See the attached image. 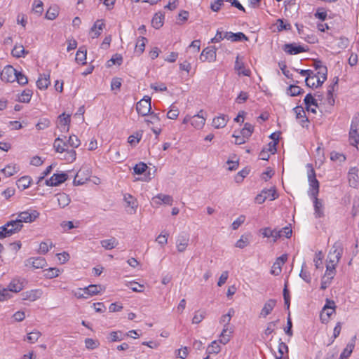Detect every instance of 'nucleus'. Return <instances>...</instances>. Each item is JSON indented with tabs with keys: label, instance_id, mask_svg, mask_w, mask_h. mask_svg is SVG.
<instances>
[{
	"label": "nucleus",
	"instance_id": "bf43d9fd",
	"mask_svg": "<svg viewBox=\"0 0 359 359\" xmlns=\"http://www.w3.org/2000/svg\"><path fill=\"white\" fill-rule=\"evenodd\" d=\"M179 114H180L179 109L174 104H172L170 107V109L167 113V118L169 119L175 120L178 117Z\"/></svg>",
	"mask_w": 359,
	"mask_h": 359
},
{
	"label": "nucleus",
	"instance_id": "7c9ffc66",
	"mask_svg": "<svg viewBox=\"0 0 359 359\" xmlns=\"http://www.w3.org/2000/svg\"><path fill=\"white\" fill-rule=\"evenodd\" d=\"M235 69L238 72L239 75H243L245 76H250L251 71L248 68H245L243 62L240 61L239 57L238 56L235 62Z\"/></svg>",
	"mask_w": 359,
	"mask_h": 359
},
{
	"label": "nucleus",
	"instance_id": "f704fd0d",
	"mask_svg": "<svg viewBox=\"0 0 359 359\" xmlns=\"http://www.w3.org/2000/svg\"><path fill=\"white\" fill-rule=\"evenodd\" d=\"M314 198V215L316 217L320 218L324 216L323 212V205L322 202L318 198V196H313Z\"/></svg>",
	"mask_w": 359,
	"mask_h": 359
},
{
	"label": "nucleus",
	"instance_id": "412c9836",
	"mask_svg": "<svg viewBox=\"0 0 359 359\" xmlns=\"http://www.w3.org/2000/svg\"><path fill=\"white\" fill-rule=\"evenodd\" d=\"M294 113L295 114L296 118L299 120L300 124L304 127L307 126L309 123V119L306 116V112L302 106H297L293 109Z\"/></svg>",
	"mask_w": 359,
	"mask_h": 359
},
{
	"label": "nucleus",
	"instance_id": "f3484780",
	"mask_svg": "<svg viewBox=\"0 0 359 359\" xmlns=\"http://www.w3.org/2000/svg\"><path fill=\"white\" fill-rule=\"evenodd\" d=\"M67 180V175L66 173H55L49 180H46V185L56 187L65 182Z\"/></svg>",
	"mask_w": 359,
	"mask_h": 359
},
{
	"label": "nucleus",
	"instance_id": "a19ab883",
	"mask_svg": "<svg viewBox=\"0 0 359 359\" xmlns=\"http://www.w3.org/2000/svg\"><path fill=\"white\" fill-rule=\"evenodd\" d=\"M87 59V50L86 49L81 47L76 52V61L81 65L86 64Z\"/></svg>",
	"mask_w": 359,
	"mask_h": 359
},
{
	"label": "nucleus",
	"instance_id": "4d7b16f0",
	"mask_svg": "<svg viewBox=\"0 0 359 359\" xmlns=\"http://www.w3.org/2000/svg\"><path fill=\"white\" fill-rule=\"evenodd\" d=\"M220 350V346L219 345L217 341L215 340L212 341L211 344L208 346L207 352L208 354H217L219 353Z\"/></svg>",
	"mask_w": 359,
	"mask_h": 359
},
{
	"label": "nucleus",
	"instance_id": "5fc2aeb1",
	"mask_svg": "<svg viewBox=\"0 0 359 359\" xmlns=\"http://www.w3.org/2000/svg\"><path fill=\"white\" fill-rule=\"evenodd\" d=\"M264 195L266 196V199H269L270 201H273L278 197V194L276 192L275 187H271L269 189H263Z\"/></svg>",
	"mask_w": 359,
	"mask_h": 359
},
{
	"label": "nucleus",
	"instance_id": "e2e57ef3",
	"mask_svg": "<svg viewBox=\"0 0 359 359\" xmlns=\"http://www.w3.org/2000/svg\"><path fill=\"white\" fill-rule=\"evenodd\" d=\"M32 11L41 15L43 11V4L41 0H34L32 4Z\"/></svg>",
	"mask_w": 359,
	"mask_h": 359
},
{
	"label": "nucleus",
	"instance_id": "dca6fc26",
	"mask_svg": "<svg viewBox=\"0 0 359 359\" xmlns=\"http://www.w3.org/2000/svg\"><path fill=\"white\" fill-rule=\"evenodd\" d=\"M287 259V255H283L278 257L273 264L271 269V273L273 276H278L281 273L282 266L286 262Z\"/></svg>",
	"mask_w": 359,
	"mask_h": 359
},
{
	"label": "nucleus",
	"instance_id": "4468645a",
	"mask_svg": "<svg viewBox=\"0 0 359 359\" xmlns=\"http://www.w3.org/2000/svg\"><path fill=\"white\" fill-rule=\"evenodd\" d=\"M104 28L105 23L104 20H97L90 28L89 36L92 39L98 38Z\"/></svg>",
	"mask_w": 359,
	"mask_h": 359
},
{
	"label": "nucleus",
	"instance_id": "774afa93",
	"mask_svg": "<svg viewBox=\"0 0 359 359\" xmlns=\"http://www.w3.org/2000/svg\"><path fill=\"white\" fill-rule=\"evenodd\" d=\"M189 352L187 346H183L175 351V355L178 358L185 359L188 356Z\"/></svg>",
	"mask_w": 359,
	"mask_h": 359
},
{
	"label": "nucleus",
	"instance_id": "c85d7f7f",
	"mask_svg": "<svg viewBox=\"0 0 359 359\" xmlns=\"http://www.w3.org/2000/svg\"><path fill=\"white\" fill-rule=\"evenodd\" d=\"M233 330L231 327H223V330L219 335V341L225 345L231 339L232 337Z\"/></svg>",
	"mask_w": 359,
	"mask_h": 359
},
{
	"label": "nucleus",
	"instance_id": "5701e85b",
	"mask_svg": "<svg viewBox=\"0 0 359 359\" xmlns=\"http://www.w3.org/2000/svg\"><path fill=\"white\" fill-rule=\"evenodd\" d=\"M304 101L306 110L316 114L318 108V104L316 100L313 97V95L310 93L307 94L305 96Z\"/></svg>",
	"mask_w": 359,
	"mask_h": 359
},
{
	"label": "nucleus",
	"instance_id": "c756f323",
	"mask_svg": "<svg viewBox=\"0 0 359 359\" xmlns=\"http://www.w3.org/2000/svg\"><path fill=\"white\" fill-rule=\"evenodd\" d=\"M27 264L34 269H43L46 265V261L43 257H31L27 260Z\"/></svg>",
	"mask_w": 359,
	"mask_h": 359
},
{
	"label": "nucleus",
	"instance_id": "49530a36",
	"mask_svg": "<svg viewBox=\"0 0 359 359\" xmlns=\"http://www.w3.org/2000/svg\"><path fill=\"white\" fill-rule=\"evenodd\" d=\"M355 347L354 342H351L347 344L345 348L343 350L340 355V359H348V358L351 355Z\"/></svg>",
	"mask_w": 359,
	"mask_h": 359
},
{
	"label": "nucleus",
	"instance_id": "9d476101",
	"mask_svg": "<svg viewBox=\"0 0 359 359\" xmlns=\"http://www.w3.org/2000/svg\"><path fill=\"white\" fill-rule=\"evenodd\" d=\"M332 253L330 252V255L328 256L329 261L326 265V271L323 277L332 280L336 273L335 266L337 262H339L340 257L339 256V254L338 253L335 256L334 259H332L330 257Z\"/></svg>",
	"mask_w": 359,
	"mask_h": 359
},
{
	"label": "nucleus",
	"instance_id": "423d86ee",
	"mask_svg": "<svg viewBox=\"0 0 359 359\" xmlns=\"http://www.w3.org/2000/svg\"><path fill=\"white\" fill-rule=\"evenodd\" d=\"M348 141L354 147L359 144V116H354L351 121Z\"/></svg>",
	"mask_w": 359,
	"mask_h": 359
},
{
	"label": "nucleus",
	"instance_id": "37998d69",
	"mask_svg": "<svg viewBox=\"0 0 359 359\" xmlns=\"http://www.w3.org/2000/svg\"><path fill=\"white\" fill-rule=\"evenodd\" d=\"M32 180L29 176H23L20 177L17 182V186L20 189H25L31 185Z\"/></svg>",
	"mask_w": 359,
	"mask_h": 359
},
{
	"label": "nucleus",
	"instance_id": "ea45409f",
	"mask_svg": "<svg viewBox=\"0 0 359 359\" xmlns=\"http://www.w3.org/2000/svg\"><path fill=\"white\" fill-rule=\"evenodd\" d=\"M60 8L57 5H53L49 7L46 13V18L48 20H55L59 15Z\"/></svg>",
	"mask_w": 359,
	"mask_h": 359
},
{
	"label": "nucleus",
	"instance_id": "864d4df0",
	"mask_svg": "<svg viewBox=\"0 0 359 359\" xmlns=\"http://www.w3.org/2000/svg\"><path fill=\"white\" fill-rule=\"evenodd\" d=\"M53 247V244L51 241H45L41 242L39 245V248L38 250V252L39 254H46L50 249H51Z\"/></svg>",
	"mask_w": 359,
	"mask_h": 359
},
{
	"label": "nucleus",
	"instance_id": "58836bf2",
	"mask_svg": "<svg viewBox=\"0 0 359 359\" xmlns=\"http://www.w3.org/2000/svg\"><path fill=\"white\" fill-rule=\"evenodd\" d=\"M164 23V15L161 13H156L151 20V25L155 29L161 28Z\"/></svg>",
	"mask_w": 359,
	"mask_h": 359
},
{
	"label": "nucleus",
	"instance_id": "13d9d810",
	"mask_svg": "<svg viewBox=\"0 0 359 359\" xmlns=\"http://www.w3.org/2000/svg\"><path fill=\"white\" fill-rule=\"evenodd\" d=\"M50 126V121L47 118H40L36 124V128L38 130H45Z\"/></svg>",
	"mask_w": 359,
	"mask_h": 359
},
{
	"label": "nucleus",
	"instance_id": "8fccbe9b",
	"mask_svg": "<svg viewBox=\"0 0 359 359\" xmlns=\"http://www.w3.org/2000/svg\"><path fill=\"white\" fill-rule=\"evenodd\" d=\"M303 93V89L296 85H290L287 89V94L292 97L297 96Z\"/></svg>",
	"mask_w": 359,
	"mask_h": 359
},
{
	"label": "nucleus",
	"instance_id": "a878e982",
	"mask_svg": "<svg viewBox=\"0 0 359 359\" xmlns=\"http://www.w3.org/2000/svg\"><path fill=\"white\" fill-rule=\"evenodd\" d=\"M263 237L264 238H272L273 242H276L277 240L280 238V232H278L277 229H271L269 227H265L260 230Z\"/></svg>",
	"mask_w": 359,
	"mask_h": 359
},
{
	"label": "nucleus",
	"instance_id": "aec40b11",
	"mask_svg": "<svg viewBox=\"0 0 359 359\" xmlns=\"http://www.w3.org/2000/svg\"><path fill=\"white\" fill-rule=\"evenodd\" d=\"M24 287L25 283L23 280L14 278L9 283L6 289L8 290L9 293H18L23 290Z\"/></svg>",
	"mask_w": 359,
	"mask_h": 359
},
{
	"label": "nucleus",
	"instance_id": "680f3d73",
	"mask_svg": "<svg viewBox=\"0 0 359 359\" xmlns=\"http://www.w3.org/2000/svg\"><path fill=\"white\" fill-rule=\"evenodd\" d=\"M41 333L38 330H34L27 334V340L31 344L35 343L41 337Z\"/></svg>",
	"mask_w": 359,
	"mask_h": 359
},
{
	"label": "nucleus",
	"instance_id": "338daca9",
	"mask_svg": "<svg viewBox=\"0 0 359 359\" xmlns=\"http://www.w3.org/2000/svg\"><path fill=\"white\" fill-rule=\"evenodd\" d=\"M249 244V240L247 236L242 235L240 239L236 242L235 246L238 248L243 249Z\"/></svg>",
	"mask_w": 359,
	"mask_h": 359
},
{
	"label": "nucleus",
	"instance_id": "393cba45",
	"mask_svg": "<svg viewBox=\"0 0 359 359\" xmlns=\"http://www.w3.org/2000/svg\"><path fill=\"white\" fill-rule=\"evenodd\" d=\"M50 85V74H40L37 81L36 86L40 90H46Z\"/></svg>",
	"mask_w": 359,
	"mask_h": 359
},
{
	"label": "nucleus",
	"instance_id": "20e7f679",
	"mask_svg": "<svg viewBox=\"0 0 359 359\" xmlns=\"http://www.w3.org/2000/svg\"><path fill=\"white\" fill-rule=\"evenodd\" d=\"M206 121L205 117L203 116V111L201 110L198 114L191 116V115H186L182 121L183 124H187L188 123H190L191 126L196 129V130H201L205 126Z\"/></svg>",
	"mask_w": 359,
	"mask_h": 359
},
{
	"label": "nucleus",
	"instance_id": "b1692460",
	"mask_svg": "<svg viewBox=\"0 0 359 359\" xmlns=\"http://www.w3.org/2000/svg\"><path fill=\"white\" fill-rule=\"evenodd\" d=\"M276 305V301L275 299H269L267 300L263 308L261 310L260 312V317L266 318L268 315H269L272 311L273 310L274 307Z\"/></svg>",
	"mask_w": 359,
	"mask_h": 359
},
{
	"label": "nucleus",
	"instance_id": "f257e3e1",
	"mask_svg": "<svg viewBox=\"0 0 359 359\" xmlns=\"http://www.w3.org/2000/svg\"><path fill=\"white\" fill-rule=\"evenodd\" d=\"M81 144L79 137L74 135L69 137L67 141L62 137H57L53 142L55 151L61 155L60 159L64 160L67 163H72L76 159V148Z\"/></svg>",
	"mask_w": 359,
	"mask_h": 359
},
{
	"label": "nucleus",
	"instance_id": "cd10ccee",
	"mask_svg": "<svg viewBox=\"0 0 359 359\" xmlns=\"http://www.w3.org/2000/svg\"><path fill=\"white\" fill-rule=\"evenodd\" d=\"M358 170L356 168H351L348 172V180L349 185L356 187L358 184Z\"/></svg>",
	"mask_w": 359,
	"mask_h": 359
},
{
	"label": "nucleus",
	"instance_id": "ddd939ff",
	"mask_svg": "<svg viewBox=\"0 0 359 359\" xmlns=\"http://www.w3.org/2000/svg\"><path fill=\"white\" fill-rule=\"evenodd\" d=\"M217 53L215 47H208L203 50L200 55L202 62H212L216 60Z\"/></svg>",
	"mask_w": 359,
	"mask_h": 359
},
{
	"label": "nucleus",
	"instance_id": "4be33fe9",
	"mask_svg": "<svg viewBox=\"0 0 359 359\" xmlns=\"http://www.w3.org/2000/svg\"><path fill=\"white\" fill-rule=\"evenodd\" d=\"M43 294L41 289H34L26 291L22 294L23 300L34 302L39 299Z\"/></svg>",
	"mask_w": 359,
	"mask_h": 359
},
{
	"label": "nucleus",
	"instance_id": "7ed1b4c3",
	"mask_svg": "<svg viewBox=\"0 0 359 359\" xmlns=\"http://www.w3.org/2000/svg\"><path fill=\"white\" fill-rule=\"evenodd\" d=\"M23 228V224H20L17 219L8 221L0 226V239L10 237L19 233Z\"/></svg>",
	"mask_w": 359,
	"mask_h": 359
},
{
	"label": "nucleus",
	"instance_id": "2f4dec72",
	"mask_svg": "<svg viewBox=\"0 0 359 359\" xmlns=\"http://www.w3.org/2000/svg\"><path fill=\"white\" fill-rule=\"evenodd\" d=\"M19 170V166L17 164L11 163L3 168L1 170V172L4 175L5 177H9L16 174Z\"/></svg>",
	"mask_w": 359,
	"mask_h": 359
},
{
	"label": "nucleus",
	"instance_id": "39448f33",
	"mask_svg": "<svg viewBox=\"0 0 359 359\" xmlns=\"http://www.w3.org/2000/svg\"><path fill=\"white\" fill-rule=\"evenodd\" d=\"M336 313V305L333 300L326 299V303L323 307L320 314V318L322 323H327L330 321L332 315Z\"/></svg>",
	"mask_w": 359,
	"mask_h": 359
},
{
	"label": "nucleus",
	"instance_id": "2eb2a0df",
	"mask_svg": "<svg viewBox=\"0 0 359 359\" xmlns=\"http://www.w3.org/2000/svg\"><path fill=\"white\" fill-rule=\"evenodd\" d=\"M172 196L159 194L152 198L151 204L153 206H158L161 204L172 205Z\"/></svg>",
	"mask_w": 359,
	"mask_h": 359
},
{
	"label": "nucleus",
	"instance_id": "de8ad7c7",
	"mask_svg": "<svg viewBox=\"0 0 359 359\" xmlns=\"http://www.w3.org/2000/svg\"><path fill=\"white\" fill-rule=\"evenodd\" d=\"M117 245L118 241L115 238H111L101 241V245L106 250H111Z\"/></svg>",
	"mask_w": 359,
	"mask_h": 359
},
{
	"label": "nucleus",
	"instance_id": "0e129e2a",
	"mask_svg": "<svg viewBox=\"0 0 359 359\" xmlns=\"http://www.w3.org/2000/svg\"><path fill=\"white\" fill-rule=\"evenodd\" d=\"M330 159L332 161L344 162L346 158V156L341 153L332 151L330 153Z\"/></svg>",
	"mask_w": 359,
	"mask_h": 359
},
{
	"label": "nucleus",
	"instance_id": "79ce46f5",
	"mask_svg": "<svg viewBox=\"0 0 359 359\" xmlns=\"http://www.w3.org/2000/svg\"><path fill=\"white\" fill-rule=\"evenodd\" d=\"M234 313H235L234 310L233 309H230L226 314L222 316V317L219 320V323L221 324H223L224 327H231L229 325V323H230L231 319L232 316H233Z\"/></svg>",
	"mask_w": 359,
	"mask_h": 359
},
{
	"label": "nucleus",
	"instance_id": "f8f14e48",
	"mask_svg": "<svg viewBox=\"0 0 359 359\" xmlns=\"http://www.w3.org/2000/svg\"><path fill=\"white\" fill-rule=\"evenodd\" d=\"M16 72L11 65H7L1 72L0 78L4 82H13L16 79Z\"/></svg>",
	"mask_w": 359,
	"mask_h": 359
},
{
	"label": "nucleus",
	"instance_id": "f03ea898",
	"mask_svg": "<svg viewBox=\"0 0 359 359\" xmlns=\"http://www.w3.org/2000/svg\"><path fill=\"white\" fill-rule=\"evenodd\" d=\"M327 69L325 66H318L315 70L305 79L307 86L310 88H318L327 79Z\"/></svg>",
	"mask_w": 359,
	"mask_h": 359
},
{
	"label": "nucleus",
	"instance_id": "bb28decb",
	"mask_svg": "<svg viewBox=\"0 0 359 359\" xmlns=\"http://www.w3.org/2000/svg\"><path fill=\"white\" fill-rule=\"evenodd\" d=\"M228 121L229 118L227 116L220 114L213 118L212 124L215 128H223L226 126Z\"/></svg>",
	"mask_w": 359,
	"mask_h": 359
},
{
	"label": "nucleus",
	"instance_id": "0eeeda50",
	"mask_svg": "<svg viewBox=\"0 0 359 359\" xmlns=\"http://www.w3.org/2000/svg\"><path fill=\"white\" fill-rule=\"evenodd\" d=\"M147 116V118L145 119L146 123L156 136L159 135L162 130L159 114L151 112Z\"/></svg>",
	"mask_w": 359,
	"mask_h": 359
},
{
	"label": "nucleus",
	"instance_id": "473e14b6",
	"mask_svg": "<svg viewBox=\"0 0 359 359\" xmlns=\"http://www.w3.org/2000/svg\"><path fill=\"white\" fill-rule=\"evenodd\" d=\"M86 290L88 292L89 297H92L104 292L105 287L102 285H90L86 287Z\"/></svg>",
	"mask_w": 359,
	"mask_h": 359
},
{
	"label": "nucleus",
	"instance_id": "69168bd1",
	"mask_svg": "<svg viewBox=\"0 0 359 359\" xmlns=\"http://www.w3.org/2000/svg\"><path fill=\"white\" fill-rule=\"evenodd\" d=\"M147 168L148 167L146 163H144L143 162H140L139 163L136 164L134 166V168H133L134 173L136 175H141L146 171Z\"/></svg>",
	"mask_w": 359,
	"mask_h": 359
},
{
	"label": "nucleus",
	"instance_id": "e433bc0d",
	"mask_svg": "<svg viewBox=\"0 0 359 359\" xmlns=\"http://www.w3.org/2000/svg\"><path fill=\"white\" fill-rule=\"evenodd\" d=\"M285 51L290 55H296L305 51L304 47L294 44H286Z\"/></svg>",
	"mask_w": 359,
	"mask_h": 359
},
{
	"label": "nucleus",
	"instance_id": "4c0bfd02",
	"mask_svg": "<svg viewBox=\"0 0 359 359\" xmlns=\"http://www.w3.org/2000/svg\"><path fill=\"white\" fill-rule=\"evenodd\" d=\"M147 42V39L145 37L140 36L137 39L136 45L135 47V52L139 55L143 53L144 51L145 46Z\"/></svg>",
	"mask_w": 359,
	"mask_h": 359
},
{
	"label": "nucleus",
	"instance_id": "a211bd4d",
	"mask_svg": "<svg viewBox=\"0 0 359 359\" xmlns=\"http://www.w3.org/2000/svg\"><path fill=\"white\" fill-rule=\"evenodd\" d=\"M308 178L309 185L312 188V196H318L319 193V182L316 177V173L313 168H311L310 172H309Z\"/></svg>",
	"mask_w": 359,
	"mask_h": 359
},
{
	"label": "nucleus",
	"instance_id": "6ab92c4d",
	"mask_svg": "<svg viewBox=\"0 0 359 359\" xmlns=\"http://www.w3.org/2000/svg\"><path fill=\"white\" fill-rule=\"evenodd\" d=\"M189 243V236L188 234H180L176 239V248L179 252H184Z\"/></svg>",
	"mask_w": 359,
	"mask_h": 359
},
{
	"label": "nucleus",
	"instance_id": "603ef678",
	"mask_svg": "<svg viewBox=\"0 0 359 359\" xmlns=\"http://www.w3.org/2000/svg\"><path fill=\"white\" fill-rule=\"evenodd\" d=\"M225 37L227 38L228 39L231 40L232 41H241L243 39H247L245 35L242 32H238L236 34L232 32H226Z\"/></svg>",
	"mask_w": 359,
	"mask_h": 359
},
{
	"label": "nucleus",
	"instance_id": "c9c22d12",
	"mask_svg": "<svg viewBox=\"0 0 359 359\" xmlns=\"http://www.w3.org/2000/svg\"><path fill=\"white\" fill-rule=\"evenodd\" d=\"M28 52L25 50L24 46L21 44H15L11 51L13 57L20 58L25 57Z\"/></svg>",
	"mask_w": 359,
	"mask_h": 359
},
{
	"label": "nucleus",
	"instance_id": "72a5a7b5",
	"mask_svg": "<svg viewBox=\"0 0 359 359\" xmlns=\"http://www.w3.org/2000/svg\"><path fill=\"white\" fill-rule=\"evenodd\" d=\"M33 92L30 89H25L18 95V101L22 103H29L32 99Z\"/></svg>",
	"mask_w": 359,
	"mask_h": 359
},
{
	"label": "nucleus",
	"instance_id": "09e8293b",
	"mask_svg": "<svg viewBox=\"0 0 359 359\" xmlns=\"http://www.w3.org/2000/svg\"><path fill=\"white\" fill-rule=\"evenodd\" d=\"M61 271L59 269L55 267H50L44 271V276L46 278H53L59 276Z\"/></svg>",
	"mask_w": 359,
	"mask_h": 359
},
{
	"label": "nucleus",
	"instance_id": "9b49d317",
	"mask_svg": "<svg viewBox=\"0 0 359 359\" xmlns=\"http://www.w3.org/2000/svg\"><path fill=\"white\" fill-rule=\"evenodd\" d=\"M71 115L62 113L57 117V128L62 133H67L69 130Z\"/></svg>",
	"mask_w": 359,
	"mask_h": 359
},
{
	"label": "nucleus",
	"instance_id": "a18cd8bd",
	"mask_svg": "<svg viewBox=\"0 0 359 359\" xmlns=\"http://www.w3.org/2000/svg\"><path fill=\"white\" fill-rule=\"evenodd\" d=\"M254 131V126L249 123H245L244 127L239 132L247 140L250 137Z\"/></svg>",
	"mask_w": 359,
	"mask_h": 359
},
{
	"label": "nucleus",
	"instance_id": "3c124183",
	"mask_svg": "<svg viewBox=\"0 0 359 359\" xmlns=\"http://www.w3.org/2000/svg\"><path fill=\"white\" fill-rule=\"evenodd\" d=\"M124 200L128 203V206H130L135 212L136 211V208H137V200L129 194L124 195Z\"/></svg>",
	"mask_w": 359,
	"mask_h": 359
},
{
	"label": "nucleus",
	"instance_id": "6e6d98bb",
	"mask_svg": "<svg viewBox=\"0 0 359 359\" xmlns=\"http://www.w3.org/2000/svg\"><path fill=\"white\" fill-rule=\"evenodd\" d=\"M122 335H123V333L121 331L111 332L109 334L108 340L109 342L120 341L123 339Z\"/></svg>",
	"mask_w": 359,
	"mask_h": 359
},
{
	"label": "nucleus",
	"instance_id": "c03bdc74",
	"mask_svg": "<svg viewBox=\"0 0 359 359\" xmlns=\"http://www.w3.org/2000/svg\"><path fill=\"white\" fill-rule=\"evenodd\" d=\"M58 205L60 208L67 206L70 203V198L65 193H60L57 195Z\"/></svg>",
	"mask_w": 359,
	"mask_h": 359
},
{
	"label": "nucleus",
	"instance_id": "052dcab7",
	"mask_svg": "<svg viewBox=\"0 0 359 359\" xmlns=\"http://www.w3.org/2000/svg\"><path fill=\"white\" fill-rule=\"evenodd\" d=\"M142 133H135L131 135H130L128 138V142L132 145V146H135L137 145L140 141L142 139Z\"/></svg>",
	"mask_w": 359,
	"mask_h": 359
},
{
	"label": "nucleus",
	"instance_id": "6e6552de",
	"mask_svg": "<svg viewBox=\"0 0 359 359\" xmlns=\"http://www.w3.org/2000/svg\"><path fill=\"white\" fill-rule=\"evenodd\" d=\"M151 99L149 96H144L136 104V111L137 114L142 116L149 115L151 111Z\"/></svg>",
	"mask_w": 359,
	"mask_h": 359
},
{
	"label": "nucleus",
	"instance_id": "1a4fd4ad",
	"mask_svg": "<svg viewBox=\"0 0 359 359\" xmlns=\"http://www.w3.org/2000/svg\"><path fill=\"white\" fill-rule=\"evenodd\" d=\"M39 216V212L35 210H28L18 213L16 218L20 224L32 223L34 222Z\"/></svg>",
	"mask_w": 359,
	"mask_h": 359
}]
</instances>
